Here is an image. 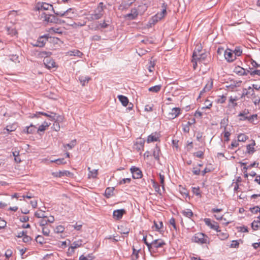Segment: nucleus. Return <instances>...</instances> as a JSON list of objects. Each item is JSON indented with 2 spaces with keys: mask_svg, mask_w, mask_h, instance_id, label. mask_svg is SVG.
<instances>
[{
  "mask_svg": "<svg viewBox=\"0 0 260 260\" xmlns=\"http://www.w3.org/2000/svg\"><path fill=\"white\" fill-rule=\"evenodd\" d=\"M182 130L183 132L188 133L190 131V127L186 123V124H182Z\"/></svg>",
  "mask_w": 260,
  "mask_h": 260,
  "instance_id": "4d7b16f0",
  "label": "nucleus"
},
{
  "mask_svg": "<svg viewBox=\"0 0 260 260\" xmlns=\"http://www.w3.org/2000/svg\"><path fill=\"white\" fill-rule=\"evenodd\" d=\"M251 228L254 231L260 229V216H258L257 219L251 223Z\"/></svg>",
  "mask_w": 260,
  "mask_h": 260,
  "instance_id": "412c9836",
  "label": "nucleus"
},
{
  "mask_svg": "<svg viewBox=\"0 0 260 260\" xmlns=\"http://www.w3.org/2000/svg\"><path fill=\"white\" fill-rule=\"evenodd\" d=\"M154 224L157 231H159V230L163 226V223L162 221H160L159 224H157L155 221H154Z\"/></svg>",
  "mask_w": 260,
  "mask_h": 260,
  "instance_id": "bf43d9fd",
  "label": "nucleus"
},
{
  "mask_svg": "<svg viewBox=\"0 0 260 260\" xmlns=\"http://www.w3.org/2000/svg\"><path fill=\"white\" fill-rule=\"evenodd\" d=\"M43 15H44V20L47 23H55L58 21V18L53 15L46 14L45 13Z\"/></svg>",
  "mask_w": 260,
  "mask_h": 260,
  "instance_id": "f8f14e48",
  "label": "nucleus"
},
{
  "mask_svg": "<svg viewBox=\"0 0 260 260\" xmlns=\"http://www.w3.org/2000/svg\"><path fill=\"white\" fill-rule=\"evenodd\" d=\"M243 94L246 95L248 98H250L252 96L254 95V90L249 86L247 89H243Z\"/></svg>",
  "mask_w": 260,
  "mask_h": 260,
  "instance_id": "4be33fe9",
  "label": "nucleus"
},
{
  "mask_svg": "<svg viewBox=\"0 0 260 260\" xmlns=\"http://www.w3.org/2000/svg\"><path fill=\"white\" fill-rule=\"evenodd\" d=\"M36 129V126L30 124L29 126H26L24 129V132L27 134H33Z\"/></svg>",
  "mask_w": 260,
  "mask_h": 260,
  "instance_id": "c85d7f7f",
  "label": "nucleus"
},
{
  "mask_svg": "<svg viewBox=\"0 0 260 260\" xmlns=\"http://www.w3.org/2000/svg\"><path fill=\"white\" fill-rule=\"evenodd\" d=\"M255 145V142L253 141V143L250 144H248L246 146V152L249 154H252L255 151L254 146Z\"/></svg>",
  "mask_w": 260,
  "mask_h": 260,
  "instance_id": "c756f323",
  "label": "nucleus"
},
{
  "mask_svg": "<svg viewBox=\"0 0 260 260\" xmlns=\"http://www.w3.org/2000/svg\"><path fill=\"white\" fill-rule=\"evenodd\" d=\"M239 243L237 240H233L232 241L230 247L232 248H237L239 246Z\"/></svg>",
  "mask_w": 260,
  "mask_h": 260,
  "instance_id": "0e129e2a",
  "label": "nucleus"
},
{
  "mask_svg": "<svg viewBox=\"0 0 260 260\" xmlns=\"http://www.w3.org/2000/svg\"><path fill=\"white\" fill-rule=\"evenodd\" d=\"M249 113L248 110H245L242 112H240L238 116L240 117L239 120L241 121H244V120H248L250 122H252L253 121V119L254 118H256L257 115L256 114H253L252 115H250L249 116H247V114Z\"/></svg>",
  "mask_w": 260,
  "mask_h": 260,
  "instance_id": "20e7f679",
  "label": "nucleus"
},
{
  "mask_svg": "<svg viewBox=\"0 0 260 260\" xmlns=\"http://www.w3.org/2000/svg\"><path fill=\"white\" fill-rule=\"evenodd\" d=\"M117 98L123 106L126 107L128 105L129 101L126 96L122 95H119Z\"/></svg>",
  "mask_w": 260,
  "mask_h": 260,
  "instance_id": "b1692460",
  "label": "nucleus"
},
{
  "mask_svg": "<svg viewBox=\"0 0 260 260\" xmlns=\"http://www.w3.org/2000/svg\"><path fill=\"white\" fill-rule=\"evenodd\" d=\"M42 233L44 235L48 236L50 233V230L47 226H43L42 227Z\"/></svg>",
  "mask_w": 260,
  "mask_h": 260,
  "instance_id": "3c124183",
  "label": "nucleus"
},
{
  "mask_svg": "<svg viewBox=\"0 0 260 260\" xmlns=\"http://www.w3.org/2000/svg\"><path fill=\"white\" fill-rule=\"evenodd\" d=\"M192 190L193 193V194H196V196H201V192H200V189L199 187H192Z\"/></svg>",
  "mask_w": 260,
  "mask_h": 260,
  "instance_id": "13d9d810",
  "label": "nucleus"
},
{
  "mask_svg": "<svg viewBox=\"0 0 260 260\" xmlns=\"http://www.w3.org/2000/svg\"><path fill=\"white\" fill-rule=\"evenodd\" d=\"M233 53L234 54V55H235V57H236V56H239L242 54V50L239 47H236L234 51H233Z\"/></svg>",
  "mask_w": 260,
  "mask_h": 260,
  "instance_id": "a19ab883",
  "label": "nucleus"
},
{
  "mask_svg": "<svg viewBox=\"0 0 260 260\" xmlns=\"http://www.w3.org/2000/svg\"><path fill=\"white\" fill-rule=\"evenodd\" d=\"M182 214L185 217L191 218L193 216V212L189 209H186L181 212Z\"/></svg>",
  "mask_w": 260,
  "mask_h": 260,
  "instance_id": "7c9ffc66",
  "label": "nucleus"
},
{
  "mask_svg": "<svg viewBox=\"0 0 260 260\" xmlns=\"http://www.w3.org/2000/svg\"><path fill=\"white\" fill-rule=\"evenodd\" d=\"M80 83L83 86L85 85L86 83H88L90 78L88 77L80 76L79 78Z\"/></svg>",
  "mask_w": 260,
  "mask_h": 260,
  "instance_id": "f704fd0d",
  "label": "nucleus"
},
{
  "mask_svg": "<svg viewBox=\"0 0 260 260\" xmlns=\"http://www.w3.org/2000/svg\"><path fill=\"white\" fill-rule=\"evenodd\" d=\"M136 1V0H127L122 2L120 7L122 9H127Z\"/></svg>",
  "mask_w": 260,
  "mask_h": 260,
  "instance_id": "6ab92c4d",
  "label": "nucleus"
},
{
  "mask_svg": "<svg viewBox=\"0 0 260 260\" xmlns=\"http://www.w3.org/2000/svg\"><path fill=\"white\" fill-rule=\"evenodd\" d=\"M76 140H72L70 143L69 144H66V145H64V147H66V146L67 147H68L69 148V149H72L73 147H75V146L76 145Z\"/></svg>",
  "mask_w": 260,
  "mask_h": 260,
  "instance_id": "09e8293b",
  "label": "nucleus"
},
{
  "mask_svg": "<svg viewBox=\"0 0 260 260\" xmlns=\"http://www.w3.org/2000/svg\"><path fill=\"white\" fill-rule=\"evenodd\" d=\"M159 177L160 183L161 184V186H162V188H164L165 176L164 175L161 174V173H159Z\"/></svg>",
  "mask_w": 260,
  "mask_h": 260,
  "instance_id": "5fc2aeb1",
  "label": "nucleus"
},
{
  "mask_svg": "<svg viewBox=\"0 0 260 260\" xmlns=\"http://www.w3.org/2000/svg\"><path fill=\"white\" fill-rule=\"evenodd\" d=\"M192 241L196 243L201 244L209 243V238L205 234L202 233H198L192 237Z\"/></svg>",
  "mask_w": 260,
  "mask_h": 260,
  "instance_id": "7ed1b4c3",
  "label": "nucleus"
},
{
  "mask_svg": "<svg viewBox=\"0 0 260 260\" xmlns=\"http://www.w3.org/2000/svg\"><path fill=\"white\" fill-rule=\"evenodd\" d=\"M250 75L252 77H254L255 75H258L260 76V70H253V71L250 72Z\"/></svg>",
  "mask_w": 260,
  "mask_h": 260,
  "instance_id": "338daca9",
  "label": "nucleus"
},
{
  "mask_svg": "<svg viewBox=\"0 0 260 260\" xmlns=\"http://www.w3.org/2000/svg\"><path fill=\"white\" fill-rule=\"evenodd\" d=\"M38 115H42L47 117H49L50 120H54L55 119L56 113L53 112H48V113L43 112H38L36 114H34L31 117H38Z\"/></svg>",
  "mask_w": 260,
  "mask_h": 260,
  "instance_id": "6e6552de",
  "label": "nucleus"
},
{
  "mask_svg": "<svg viewBox=\"0 0 260 260\" xmlns=\"http://www.w3.org/2000/svg\"><path fill=\"white\" fill-rule=\"evenodd\" d=\"M55 163L59 165L61 164H66V161L64 160V158H61L55 159Z\"/></svg>",
  "mask_w": 260,
  "mask_h": 260,
  "instance_id": "e2e57ef3",
  "label": "nucleus"
},
{
  "mask_svg": "<svg viewBox=\"0 0 260 260\" xmlns=\"http://www.w3.org/2000/svg\"><path fill=\"white\" fill-rule=\"evenodd\" d=\"M161 88V85H157L149 87L148 89V90L150 92L157 93L160 91Z\"/></svg>",
  "mask_w": 260,
  "mask_h": 260,
  "instance_id": "2f4dec72",
  "label": "nucleus"
},
{
  "mask_svg": "<svg viewBox=\"0 0 260 260\" xmlns=\"http://www.w3.org/2000/svg\"><path fill=\"white\" fill-rule=\"evenodd\" d=\"M44 211L40 210L39 212L37 211L35 213V215L37 218H46L47 216L44 214Z\"/></svg>",
  "mask_w": 260,
  "mask_h": 260,
  "instance_id": "473e14b6",
  "label": "nucleus"
},
{
  "mask_svg": "<svg viewBox=\"0 0 260 260\" xmlns=\"http://www.w3.org/2000/svg\"><path fill=\"white\" fill-rule=\"evenodd\" d=\"M49 124H48L47 122H44L43 124H42L39 127L38 129V132L45 131L46 130V128L48 127L49 126Z\"/></svg>",
  "mask_w": 260,
  "mask_h": 260,
  "instance_id": "e433bc0d",
  "label": "nucleus"
},
{
  "mask_svg": "<svg viewBox=\"0 0 260 260\" xmlns=\"http://www.w3.org/2000/svg\"><path fill=\"white\" fill-rule=\"evenodd\" d=\"M88 170L89 171V173L88 174L89 177H92L93 178H95L98 175V170H93L92 171H90V168L89 167Z\"/></svg>",
  "mask_w": 260,
  "mask_h": 260,
  "instance_id": "c9c22d12",
  "label": "nucleus"
},
{
  "mask_svg": "<svg viewBox=\"0 0 260 260\" xmlns=\"http://www.w3.org/2000/svg\"><path fill=\"white\" fill-rule=\"evenodd\" d=\"M52 174L54 177H61L64 176H68L71 174V173L68 171H63L53 172Z\"/></svg>",
  "mask_w": 260,
  "mask_h": 260,
  "instance_id": "aec40b11",
  "label": "nucleus"
},
{
  "mask_svg": "<svg viewBox=\"0 0 260 260\" xmlns=\"http://www.w3.org/2000/svg\"><path fill=\"white\" fill-rule=\"evenodd\" d=\"M159 140V136L157 134H152L148 137L147 141L148 143L156 142Z\"/></svg>",
  "mask_w": 260,
  "mask_h": 260,
  "instance_id": "5701e85b",
  "label": "nucleus"
},
{
  "mask_svg": "<svg viewBox=\"0 0 260 260\" xmlns=\"http://www.w3.org/2000/svg\"><path fill=\"white\" fill-rule=\"evenodd\" d=\"M49 38L48 35H45L43 36L40 37L36 44L34 45V46L42 47L45 45L48 39Z\"/></svg>",
  "mask_w": 260,
  "mask_h": 260,
  "instance_id": "9d476101",
  "label": "nucleus"
},
{
  "mask_svg": "<svg viewBox=\"0 0 260 260\" xmlns=\"http://www.w3.org/2000/svg\"><path fill=\"white\" fill-rule=\"evenodd\" d=\"M130 171L132 174V177L134 179H139L142 178L143 174L141 170L135 166H132Z\"/></svg>",
  "mask_w": 260,
  "mask_h": 260,
  "instance_id": "0eeeda50",
  "label": "nucleus"
},
{
  "mask_svg": "<svg viewBox=\"0 0 260 260\" xmlns=\"http://www.w3.org/2000/svg\"><path fill=\"white\" fill-rule=\"evenodd\" d=\"M206 225L209 226L210 229L216 231L217 232H220V230H218L219 225L217 222L213 221H212L210 218H205L204 219Z\"/></svg>",
  "mask_w": 260,
  "mask_h": 260,
  "instance_id": "423d86ee",
  "label": "nucleus"
},
{
  "mask_svg": "<svg viewBox=\"0 0 260 260\" xmlns=\"http://www.w3.org/2000/svg\"><path fill=\"white\" fill-rule=\"evenodd\" d=\"M224 55L225 59L229 62L233 61L236 58L232 50L229 49L224 51Z\"/></svg>",
  "mask_w": 260,
  "mask_h": 260,
  "instance_id": "1a4fd4ad",
  "label": "nucleus"
},
{
  "mask_svg": "<svg viewBox=\"0 0 260 260\" xmlns=\"http://www.w3.org/2000/svg\"><path fill=\"white\" fill-rule=\"evenodd\" d=\"M43 62L45 67L48 69L56 67L55 62L51 58L45 57Z\"/></svg>",
  "mask_w": 260,
  "mask_h": 260,
  "instance_id": "9b49d317",
  "label": "nucleus"
},
{
  "mask_svg": "<svg viewBox=\"0 0 260 260\" xmlns=\"http://www.w3.org/2000/svg\"><path fill=\"white\" fill-rule=\"evenodd\" d=\"M131 178H124L120 181L119 184H125V183H129L131 182Z\"/></svg>",
  "mask_w": 260,
  "mask_h": 260,
  "instance_id": "680f3d73",
  "label": "nucleus"
},
{
  "mask_svg": "<svg viewBox=\"0 0 260 260\" xmlns=\"http://www.w3.org/2000/svg\"><path fill=\"white\" fill-rule=\"evenodd\" d=\"M32 240V238L27 236V235H25V236L23 238V242L25 243H29Z\"/></svg>",
  "mask_w": 260,
  "mask_h": 260,
  "instance_id": "774afa93",
  "label": "nucleus"
},
{
  "mask_svg": "<svg viewBox=\"0 0 260 260\" xmlns=\"http://www.w3.org/2000/svg\"><path fill=\"white\" fill-rule=\"evenodd\" d=\"M203 54H198L196 50H194L192 54V61H202L204 57H203Z\"/></svg>",
  "mask_w": 260,
  "mask_h": 260,
  "instance_id": "393cba45",
  "label": "nucleus"
},
{
  "mask_svg": "<svg viewBox=\"0 0 260 260\" xmlns=\"http://www.w3.org/2000/svg\"><path fill=\"white\" fill-rule=\"evenodd\" d=\"M205 106L203 107L202 108V109H210V108L212 107V102H211L209 100H206L205 102Z\"/></svg>",
  "mask_w": 260,
  "mask_h": 260,
  "instance_id": "37998d69",
  "label": "nucleus"
},
{
  "mask_svg": "<svg viewBox=\"0 0 260 260\" xmlns=\"http://www.w3.org/2000/svg\"><path fill=\"white\" fill-rule=\"evenodd\" d=\"M82 244V241L81 240H78L74 242L69 248V251L71 250V253L74 252V249L78 247H80Z\"/></svg>",
  "mask_w": 260,
  "mask_h": 260,
  "instance_id": "f3484780",
  "label": "nucleus"
},
{
  "mask_svg": "<svg viewBox=\"0 0 260 260\" xmlns=\"http://www.w3.org/2000/svg\"><path fill=\"white\" fill-rule=\"evenodd\" d=\"M106 8L103 2L99 4L98 6L92 14H90V18L92 20H98L101 18L103 15L104 9Z\"/></svg>",
  "mask_w": 260,
  "mask_h": 260,
  "instance_id": "f03ea898",
  "label": "nucleus"
},
{
  "mask_svg": "<svg viewBox=\"0 0 260 260\" xmlns=\"http://www.w3.org/2000/svg\"><path fill=\"white\" fill-rule=\"evenodd\" d=\"M193 155L200 158H204V152L202 151H198L193 153Z\"/></svg>",
  "mask_w": 260,
  "mask_h": 260,
  "instance_id": "864d4df0",
  "label": "nucleus"
},
{
  "mask_svg": "<svg viewBox=\"0 0 260 260\" xmlns=\"http://www.w3.org/2000/svg\"><path fill=\"white\" fill-rule=\"evenodd\" d=\"M162 10L160 13H157L154 16L152 17V20L153 22H157L159 20H160L162 18L165 17V16L167 14V5L163 3L162 5Z\"/></svg>",
  "mask_w": 260,
  "mask_h": 260,
  "instance_id": "39448f33",
  "label": "nucleus"
},
{
  "mask_svg": "<svg viewBox=\"0 0 260 260\" xmlns=\"http://www.w3.org/2000/svg\"><path fill=\"white\" fill-rule=\"evenodd\" d=\"M125 213L126 211L123 209L114 210L113 213V218L116 220H119Z\"/></svg>",
  "mask_w": 260,
  "mask_h": 260,
  "instance_id": "2eb2a0df",
  "label": "nucleus"
},
{
  "mask_svg": "<svg viewBox=\"0 0 260 260\" xmlns=\"http://www.w3.org/2000/svg\"><path fill=\"white\" fill-rule=\"evenodd\" d=\"M250 211L252 213L256 214L258 212H260V208L258 206H255L250 208Z\"/></svg>",
  "mask_w": 260,
  "mask_h": 260,
  "instance_id": "6e6d98bb",
  "label": "nucleus"
},
{
  "mask_svg": "<svg viewBox=\"0 0 260 260\" xmlns=\"http://www.w3.org/2000/svg\"><path fill=\"white\" fill-rule=\"evenodd\" d=\"M152 248H155L157 249L158 248L162 247L164 245H166V243L161 239H156L153 240L151 242Z\"/></svg>",
  "mask_w": 260,
  "mask_h": 260,
  "instance_id": "dca6fc26",
  "label": "nucleus"
},
{
  "mask_svg": "<svg viewBox=\"0 0 260 260\" xmlns=\"http://www.w3.org/2000/svg\"><path fill=\"white\" fill-rule=\"evenodd\" d=\"M65 228L62 225H58L57 226L54 232L56 233H62L64 232Z\"/></svg>",
  "mask_w": 260,
  "mask_h": 260,
  "instance_id": "79ce46f5",
  "label": "nucleus"
},
{
  "mask_svg": "<svg viewBox=\"0 0 260 260\" xmlns=\"http://www.w3.org/2000/svg\"><path fill=\"white\" fill-rule=\"evenodd\" d=\"M139 251L136 250L134 248H133V253L132 255V260H137L139 257Z\"/></svg>",
  "mask_w": 260,
  "mask_h": 260,
  "instance_id": "a18cd8bd",
  "label": "nucleus"
},
{
  "mask_svg": "<svg viewBox=\"0 0 260 260\" xmlns=\"http://www.w3.org/2000/svg\"><path fill=\"white\" fill-rule=\"evenodd\" d=\"M180 113L179 108H174L168 114V118L170 119H173L177 117Z\"/></svg>",
  "mask_w": 260,
  "mask_h": 260,
  "instance_id": "4468645a",
  "label": "nucleus"
},
{
  "mask_svg": "<svg viewBox=\"0 0 260 260\" xmlns=\"http://www.w3.org/2000/svg\"><path fill=\"white\" fill-rule=\"evenodd\" d=\"M152 186L154 188L155 191L159 193L160 189V186L157 183H156L154 180H152Z\"/></svg>",
  "mask_w": 260,
  "mask_h": 260,
  "instance_id": "c03bdc74",
  "label": "nucleus"
},
{
  "mask_svg": "<svg viewBox=\"0 0 260 260\" xmlns=\"http://www.w3.org/2000/svg\"><path fill=\"white\" fill-rule=\"evenodd\" d=\"M50 7L52 8V11L53 12V13L56 16H59L60 17L67 16L68 15V13L70 12L72 10V9L70 8V9H68V10L64 11L55 12L54 8H53V6L52 5L49 4L45 3V2L37 3L36 9V10H37L38 11L47 10H49Z\"/></svg>",
  "mask_w": 260,
  "mask_h": 260,
  "instance_id": "f257e3e1",
  "label": "nucleus"
},
{
  "mask_svg": "<svg viewBox=\"0 0 260 260\" xmlns=\"http://www.w3.org/2000/svg\"><path fill=\"white\" fill-rule=\"evenodd\" d=\"M225 129L226 127H224V131L223 132L224 137L225 138L224 141L228 142L230 140V136L231 135V133L228 131H226Z\"/></svg>",
  "mask_w": 260,
  "mask_h": 260,
  "instance_id": "603ef678",
  "label": "nucleus"
},
{
  "mask_svg": "<svg viewBox=\"0 0 260 260\" xmlns=\"http://www.w3.org/2000/svg\"><path fill=\"white\" fill-rule=\"evenodd\" d=\"M16 128V126L15 124H13L12 125H8L7 126L5 129L8 132V133L14 131Z\"/></svg>",
  "mask_w": 260,
  "mask_h": 260,
  "instance_id": "de8ad7c7",
  "label": "nucleus"
},
{
  "mask_svg": "<svg viewBox=\"0 0 260 260\" xmlns=\"http://www.w3.org/2000/svg\"><path fill=\"white\" fill-rule=\"evenodd\" d=\"M146 238H147L146 236H144L143 238V241H144V243L147 245L149 250H150V249L152 248V244H151V243H150L147 241Z\"/></svg>",
  "mask_w": 260,
  "mask_h": 260,
  "instance_id": "052dcab7",
  "label": "nucleus"
},
{
  "mask_svg": "<svg viewBox=\"0 0 260 260\" xmlns=\"http://www.w3.org/2000/svg\"><path fill=\"white\" fill-rule=\"evenodd\" d=\"M52 128L53 130L55 131L56 132H58L60 129V125L58 122L57 121H54V123H53Z\"/></svg>",
  "mask_w": 260,
  "mask_h": 260,
  "instance_id": "8fccbe9b",
  "label": "nucleus"
},
{
  "mask_svg": "<svg viewBox=\"0 0 260 260\" xmlns=\"http://www.w3.org/2000/svg\"><path fill=\"white\" fill-rule=\"evenodd\" d=\"M69 53L70 56H80L81 55H82V53L78 50L71 51Z\"/></svg>",
  "mask_w": 260,
  "mask_h": 260,
  "instance_id": "ea45409f",
  "label": "nucleus"
},
{
  "mask_svg": "<svg viewBox=\"0 0 260 260\" xmlns=\"http://www.w3.org/2000/svg\"><path fill=\"white\" fill-rule=\"evenodd\" d=\"M217 235L221 240H224L228 238L229 235L226 233H222L220 230V232H218Z\"/></svg>",
  "mask_w": 260,
  "mask_h": 260,
  "instance_id": "49530a36",
  "label": "nucleus"
},
{
  "mask_svg": "<svg viewBox=\"0 0 260 260\" xmlns=\"http://www.w3.org/2000/svg\"><path fill=\"white\" fill-rule=\"evenodd\" d=\"M213 86V81L211 79H210L206 84L204 88L202 89V90L200 92V96L203 93L206 92L207 91H209L211 90Z\"/></svg>",
  "mask_w": 260,
  "mask_h": 260,
  "instance_id": "a211bd4d",
  "label": "nucleus"
},
{
  "mask_svg": "<svg viewBox=\"0 0 260 260\" xmlns=\"http://www.w3.org/2000/svg\"><path fill=\"white\" fill-rule=\"evenodd\" d=\"M238 142L239 141H236V140L233 141L232 143H231V146H230L229 148H231V149H233L235 147H238V145H239Z\"/></svg>",
  "mask_w": 260,
  "mask_h": 260,
  "instance_id": "69168bd1",
  "label": "nucleus"
},
{
  "mask_svg": "<svg viewBox=\"0 0 260 260\" xmlns=\"http://www.w3.org/2000/svg\"><path fill=\"white\" fill-rule=\"evenodd\" d=\"M114 187H107L105 190V196L107 198H109L113 196L114 194Z\"/></svg>",
  "mask_w": 260,
  "mask_h": 260,
  "instance_id": "cd10ccee",
  "label": "nucleus"
},
{
  "mask_svg": "<svg viewBox=\"0 0 260 260\" xmlns=\"http://www.w3.org/2000/svg\"><path fill=\"white\" fill-rule=\"evenodd\" d=\"M248 137L244 134H240L238 136V141L239 142H245L248 139Z\"/></svg>",
  "mask_w": 260,
  "mask_h": 260,
  "instance_id": "72a5a7b5",
  "label": "nucleus"
},
{
  "mask_svg": "<svg viewBox=\"0 0 260 260\" xmlns=\"http://www.w3.org/2000/svg\"><path fill=\"white\" fill-rule=\"evenodd\" d=\"M138 11L137 8H134L131 10V13L127 14L124 16L125 18H127L128 20H134L138 16Z\"/></svg>",
  "mask_w": 260,
  "mask_h": 260,
  "instance_id": "ddd939ff",
  "label": "nucleus"
},
{
  "mask_svg": "<svg viewBox=\"0 0 260 260\" xmlns=\"http://www.w3.org/2000/svg\"><path fill=\"white\" fill-rule=\"evenodd\" d=\"M35 240L36 242L41 245L45 243L44 237L41 235H38L36 237Z\"/></svg>",
  "mask_w": 260,
  "mask_h": 260,
  "instance_id": "58836bf2",
  "label": "nucleus"
},
{
  "mask_svg": "<svg viewBox=\"0 0 260 260\" xmlns=\"http://www.w3.org/2000/svg\"><path fill=\"white\" fill-rule=\"evenodd\" d=\"M234 72L240 76H244L246 74L245 69L239 66L235 67Z\"/></svg>",
  "mask_w": 260,
  "mask_h": 260,
  "instance_id": "a878e982",
  "label": "nucleus"
},
{
  "mask_svg": "<svg viewBox=\"0 0 260 260\" xmlns=\"http://www.w3.org/2000/svg\"><path fill=\"white\" fill-rule=\"evenodd\" d=\"M160 152V150L159 147L157 145H156V146L153 150V155L154 157L155 158V159L157 160H159Z\"/></svg>",
  "mask_w": 260,
  "mask_h": 260,
  "instance_id": "bb28decb",
  "label": "nucleus"
},
{
  "mask_svg": "<svg viewBox=\"0 0 260 260\" xmlns=\"http://www.w3.org/2000/svg\"><path fill=\"white\" fill-rule=\"evenodd\" d=\"M250 99L253 101V103L255 105H257L260 102V94L256 95L254 93V95L252 96Z\"/></svg>",
  "mask_w": 260,
  "mask_h": 260,
  "instance_id": "4c0bfd02",
  "label": "nucleus"
}]
</instances>
